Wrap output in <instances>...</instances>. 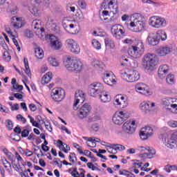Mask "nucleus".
<instances>
[{"mask_svg":"<svg viewBox=\"0 0 177 177\" xmlns=\"http://www.w3.org/2000/svg\"><path fill=\"white\" fill-rule=\"evenodd\" d=\"M153 135H154L153 128L149 126L142 128L140 131V138L142 140H147L149 138H151Z\"/></svg>","mask_w":177,"mask_h":177,"instance_id":"nucleus-19","label":"nucleus"},{"mask_svg":"<svg viewBox=\"0 0 177 177\" xmlns=\"http://www.w3.org/2000/svg\"><path fill=\"white\" fill-rule=\"evenodd\" d=\"M50 80H52V73L48 72L41 78L42 85L49 84V82H50Z\"/></svg>","mask_w":177,"mask_h":177,"instance_id":"nucleus-31","label":"nucleus"},{"mask_svg":"<svg viewBox=\"0 0 177 177\" xmlns=\"http://www.w3.org/2000/svg\"><path fill=\"white\" fill-rule=\"evenodd\" d=\"M17 120L22 122V124H26V122H27V120L26 119V118L23 117V115L20 114L17 115Z\"/></svg>","mask_w":177,"mask_h":177,"instance_id":"nucleus-54","label":"nucleus"},{"mask_svg":"<svg viewBox=\"0 0 177 177\" xmlns=\"http://www.w3.org/2000/svg\"><path fill=\"white\" fill-rule=\"evenodd\" d=\"M30 111H37V106L34 104H30L28 106Z\"/></svg>","mask_w":177,"mask_h":177,"instance_id":"nucleus-64","label":"nucleus"},{"mask_svg":"<svg viewBox=\"0 0 177 177\" xmlns=\"http://www.w3.org/2000/svg\"><path fill=\"white\" fill-rule=\"evenodd\" d=\"M129 115L124 111L116 112L112 118V121L115 125H122L124 121L128 120Z\"/></svg>","mask_w":177,"mask_h":177,"instance_id":"nucleus-14","label":"nucleus"},{"mask_svg":"<svg viewBox=\"0 0 177 177\" xmlns=\"http://www.w3.org/2000/svg\"><path fill=\"white\" fill-rule=\"evenodd\" d=\"M66 46L68 50L75 55H78V53L81 52V48H80L78 43L73 39H66Z\"/></svg>","mask_w":177,"mask_h":177,"instance_id":"nucleus-15","label":"nucleus"},{"mask_svg":"<svg viewBox=\"0 0 177 177\" xmlns=\"http://www.w3.org/2000/svg\"><path fill=\"white\" fill-rule=\"evenodd\" d=\"M28 8L30 13L33 15V16H35V17H39V16H41V10H39V8H38L37 6L28 4Z\"/></svg>","mask_w":177,"mask_h":177,"instance_id":"nucleus-29","label":"nucleus"},{"mask_svg":"<svg viewBox=\"0 0 177 177\" xmlns=\"http://www.w3.org/2000/svg\"><path fill=\"white\" fill-rule=\"evenodd\" d=\"M11 24L15 28H21L24 26V21L23 18L15 16L11 18Z\"/></svg>","mask_w":177,"mask_h":177,"instance_id":"nucleus-26","label":"nucleus"},{"mask_svg":"<svg viewBox=\"0 0 177 177\" xmlns=\"http://www.w3.org/2000/svg\"><path fill=\"white\" fill-rule=\"evenodd\" d=\"M48 63L53 66V67H59V62H57V60H56V58L53 57H49L48 58Z\"/></svg>","mask_w":177,"mask_h":177,"instance_id":"nucleus-34","label":"nucleus"},{"mask_svg":"<svg viewBox=\"0 0 177 177\" xmlns=\"http://www.w3.org/2000/svg\"><path fill=\"white\" fill-rule=\"evenodd\" d=\"M142 167V162L139 160H134L133 163V168H140Z\"/></svg>","mask_w":177,"mask_h":177,"instance_id":"nucleus-56","label":"nucleus"},{"mask_svg":"<svg viewBox=\"0 0 177 177\" xmlns=\"http://www.w3.org/2000/svg\"><path fill=\"white\" fill-rule=\"evenodd\" d=\"M131 59L132 58H129V57L125 58V57H122L121 66H128L129 67Z\"/></svg>","mask_w":177,"mask_h":177,"instance_id":"nucleus-41","label":"nucleus"},{"mask_svg":"<svg viewBox=\"0 0 177 177\" xmlns=\"http://www.w3.org/2000/svg\"><path fill=\"white\" fill-rule=\"evenodd\" d=\"M65 96L66 92L64 91V89L62 88H54L50 92V97L53 102H55V103H60V102H62Z\"/></svg>","mask_w":177,"mask_h":177,"instance_id":"nucleus-10","label":"nucleus"},{"mask_svg":"<svg viewBox=\"0 0 177 177\" xmlns=\"http://www.w3.org/2000/svg\"><path fill=\"white\" fill-rule=\"evenodd\" d=\"M91 44L94 49H96L97 50H100V49H102V44H100V42L97 39H93Z\"/></svg>","mask_w":177,"mask_h":177,"instance_id":"nucleus-39","label":"nucleus"},{"mask_svg":"<svg viewBox=\"0 0 177 177\" xmlns=\"http://www.w3.org/2000/svg\"><path fill=\"white\" fill-rule=\"evenodd\" d=\"M166 82L169 85H174L175 84V77L172 74H169L166 77Z\"/></svg>","mask_w":177,"mask_h":177,"instance_id":"nucleus-40","label":"nucleus"},{"mask_svg":"<svg viewBox=\"0 0 177 177\" xmlns=\"http://www.w3.org/2000/svg\"><path fill=\"white\" fill-rule=\"evenodd\" d=\"M68 160L71 162H73L74 164V162H75V161H77V156H75V153H70V154L68 156Z\"/></svg>","mask_w":177,"mask_h":177,"instance_id":"nucleus-46","label":"nucleus"},{"mask_svg":"<svg viewBox=\"0 0 177 177\" xmlns=\"http://www.w3.org/2000/svg\"><path fill=\"white\" fill-rule=\"evenodd\" d=\"M64 66L68 71H75L76 73H81L84 68L82 61L77 57H67Z\"/></svg>","mask_w":177,"mask_h":177,"instance_id":"nucleus-4","label":"nucleus"},{"mask_svg":"<svg viewBox=\"0 0 177 177\" xmlns=\"http://www.w3.org/2000/svg\"><path fill=\"white\" fill-rule=\"evenodd\" d=\"M136 120H127L122 125V131L126 135H133L136 131Z\"/></svg>","mask_w":177,"mask_h":177,"instance_id":"nucleus-11","label":"nucleus"},{"mask_svg":"<svg viewBox=\"0 0 177 177\" xmlns=\"http://www.w3.org/2000/svg\"><path fill=\"white\" fill-rule=\"evenodd\" d=\"M85 100V93L84 91L79 90L75 94V100L73 103V110H77V117L80 120H84L89 115L91 110L92 108L91 105L88 104H84L83 106L78 108V104L82 101V103H84Z\"/></svg>","mask_w":177,"mask_h":177,"instance_id":"nucleus-1","label":"nucleus"},{"mask_svg":"<svg viewBox=\"0 0 177 177\" xmlns=\"http://www.w3.org/2000/svg\"><path fill=\"white\" fill-rule=\"evenodd\" d=\"M147 40L148 41V44L152 45V46H156V45L160 44V37H158V34L157 33H149Z\"/></svg>","mask_w":177,"mask_h":177,"instance_id":"nucleus-22","label":"nucleus"},{"mask_svg":"<svg viewBox=\"0 0 177 177\" xmlns=\"http://www.w3.org/2000/svg\"><path fill=\"white\" fill-rule=\"evenodd\" d=\"M50 45L54 50H60L63 46V43H62V40L59 37L50 35Z\"/></svg>","mask_w":177,"mask_h":177,"instance_id":"nucleus-18","label":"nucleus"},{"mask_svg":"<svg viewBox=\"0 0 177 177\" xmlns=\"http://www.w3.org/2000/svg\"><path fill=\"white\" fill-rule=\"evenodd\" d=\"M140 158H142V160H146L147 158H151V155H149L148 153H144L140 154Z\"/></svg>","mask_w":177,"mask_h":177,"instance_id":"nucleus-55","label":"nucleus"},{"mask_svg":"<svg viewBox=\"0 0 177 177\" xmlns=\"http://www.w3.org/2000/svg\"><path fill=\"white\" fill-rule=\"evenodd\" d=\"M87 167H88V168H89V169H92V171H96V169L97 171H100V169H99V168L96 167V166H95V165L93 164L92 162H88Z\"/></svg>","mask_w":177,"mask_h":177,"instance_id":"nucleus-53","label":"nucleus"},{"mask_svg":"<svg viewBox=\"0 0 177 177\" xmlns=\"http://www.w3.org/2000/svg\"><path fill=\"white\" fill-rule=\"evenodd\" d=\"M24 63L25 66V73L27 75H31V71L30 70V66L28 65V59L26 57L24 58Z\"/></svg>","mask_w":177,"mask_h":177,"instance_id":"nucleus-35","label":"nucleus"},{"mask_svg":"<svg viewBox=\"0 0 177 177\" xmlns=\"http://www.w3.org/2000/svg\"><path fill=\"white\" fill-rule=\"evenodd\" d=\"M44 125L49 132H52V131H53V129H52V124H50V122H49V120H46L44 122Z\"/></svg>","mask_w":177,"mask_h":177,"instance_id":"nucleus-48","label":"nucleus"},{"mask_svg":"<svg viewBox=\"0 0 177 177\" xmlns=\"http://www.w3.org/2000/svg\"><path fill=\"white\" fill-rule=\"evenodd\" d=\"M70 23H75V20H74L71 17H65L62 20V26L64 28H68V26H70Z\"/></svg>","mask_w":177,"mask_h":177,"instance_id":"nucleus-32","label":"nucleus"},{"mask_svg":"<svg viewBox=\"0 0 177 177\" xmlns=\"http://www.w3.org/2000/svg\"><path fill=\"white\" fill-rule=\"evenodd\" d=\"M138 66L139 64L138 63V61H136V59H131L129 67H132V68H138Z\"/></svg>","mask_w":177,"mask_h":177,"instance_id":"nucleus-47","label":"nucleus"},{"mask_svg":"<svg viewBox=\"0 0 177 177\" xmlns=\"http://www.w3.org/2000/svg\"><path fill=\"white\" fill-rule=\"evenodd\" d=\"M140 109L143 113L150 111V101H144L140 104Z\"/></svg>","mask_w":177,"mask_h":177,"instance_id":"nucleus-30","label":"nucleus"},{"mask_svg":"<svg viewBox=\"0 0 177 177\" xmlns=\"http://www.w3.org/2000/svg\"><path fill=\"white\" fill-rule=\"evenodd\" d=\"M148 23L152 28H164L167 27V20L160 16H152L149 19Z\"/></svg>","mask_w":177,"mask_h":177,"instance_id":"nucleus-7","label":"nucleus"},{"mask_svg":"<svg viewBox=\"0 0 177 177\" xmlns=\"http://www.w3.org/2000/svg\"><path fill=\"white\" fill-rule=\"evenodd\" d=\"M127 53L134 59H139L145 53V44L142 40H136L128 50Z\"/></svg>","mask_w":177,"mask_h":177,"instance_id":"nucleus-3","label":"nucleus"},{"mask_svg":"<svg viewBox=\"0 0 177 177\" xmlns=\"http://www.w3.org/2000/svg\"><path fill=\"white\" fill-rule=\"evenodd\" d=\"M104 42L106 48H109V49H114V48H115L114 41H113L112 39H105Z\"/></svg>","mask_w":177,"mask_h":177,"instance_id":"nucleus-36","label":"nucleus"},{"mask_svg":"<svg viewBox=\"0 0 177 177\" xmlns=\"http://www.w3.org/2000/svg\"><path fill=\"white\" fill-rule=\"evenodd\" d=\"M91 131H94V132H97L99 131V124H94L91 125Z\"/></svg>","mask_w":177,"mask_h":177,"instance_id":"nucleus-63","label":"nucleus"},{"mask_svg":"<svg viewBox=\"0 0 177 177\" xmlns=\"http://www.w3.org/2000/svg\"><path fill=\"white\" fill-rule=\"evenodd\" d=\"M162 140L163 145L167 149H175L177 147V130L170 131L163 135Z\"/></svg>","mask_w":177,"mask_h":177,"instance_id":"nucleus-5","label":"nucleus"},{"mask_svg":"<svg viewBox=\"0 0 177 177\" xmlns=\"http://www.w3.org/2000/svg\"><path fill=\"white\" fill-rule=\"evenodd\" d=\"M86 143L88 147H96V142L95 141H86Z\"/></svg>","mask_w":177,"mask_h":177,"instance_id":"nucleus-59","label":"nucleus"},{"mask_svg":"<svg viewBox=\"0 0 177 177\" xmlns=\"http://www.w3.org/2000/svg\"><path fill=\"white\" fill-rule=\"evenodd\" d=\"M68 28L70 30H72L73 31H74V30H75L76 27H77V24H75V23L74 22H71L68 25Z\"/></svg>","mask_w":177,"mask_h":177,"instance_id":"nucleus-60","label":"nucleus"},{"mask_svg":"<svg viewBox=\"0 0 177 177\" xmlns=\"http://www.w3.org/2000/svg\"><path fill=\"white\" fill-rule=\"evenodd\" d=\"M122 21H127L128 20H131V15L129 17V15H127V14H124L122 16Z\"/></svg>","mask_w":177,"mask_h":177,"instance_id":"nucleus-62","label":"nucleus"},{"mask_svg":"<svg viewBox=\"0 0 177 177\" xmlns=\"http://www.w3.org/2000/svg\"><path fill=\"white\" fill-rule=\"evenodd\" d=\"M32 26L35 28V30H39V27H41V22L39 21V20L35 19L32 22Z\"/></svg>","mask_w":177,"mask_h":177,"instance_id":"nucleus-44","label":"nucleus"},{"mask_svg":"<svg viewBox=\"0 0 177 177\" xmlns=\"http://www.w3.org/2000/svg\"><path fill=\"white\" fill-rule=\"evenodd\" d=\"M91 64L92 66H94V67H99V66H100V61L97 59H93Z\"/></svg>","mask_w":177,"mask_h":177,"instance_id":"nucleus-61","label":"nucleus"},{"mask_svg":"<svg viewBox=\"0 0 177 177\" xmlns=\"http://www.w3.org/2000/svg\"><path fill=\"white\" fill-rule=\"evenodd\" d=\"M176 102V98L165 97L162 100V105L165 107H170L169 109H174Z\"/></svg>","mask_w":177,"mask_h":177,"instance_id":"nucleus-23","label":"nucleus"},{"mask_svg":"<svg viewBox=\"0 0 177 177\" xmlns=\"http://www.w3.org/2000/svg\"><path fill=\"white\" fill-rule=\"evenodd\" d=\"M102 91H104V86L100 82L91 83L88 88V95L92 97H97Z\"/></svg>","mask_w":177,"mask_h":177,"instance_id":"nucleus-9","label":"nucleus"},{"mask_svg":"<svg viewBox=\"0 0 177 177\" xmlns=\"http://www.w3.org/2000/svg\"><path fill=\"white\" fill-rule=\"evenodd\" d=\"M22 138H27L28 135H30V131L28 129H24L22 131H21Z\"/></svg>","mask_w":177,"mask_h":177,"instance_id":"nucleus-57","label":"nucleus"},{"mask_svg":"<svg viewBox=\"0 0 177 177\" xmlns=\"http://www.w3.org/2000/svg\"><path fill=\"white\" fill-rule=\"evenodd\" d=\"M97 96L102 103H109V102L111 100V97L109 95V93L104 90Z\"/></svg>","mask_w":177,"mask_h":177,"instance_id":"nucleus-28","label":"nucleus"},{"mask_svg":"<svg viewBox=\"0 0 177 177\" xmlns=\"http://www.w3.org/2000/svg\"><path fill=\"white\" fill-rule=\"evenodd\" d=\"M135 91L146 96H150L151 95V91H150L149 86H147L145 83H137L135 86Z\"/></svg>","mask_w":177,"mask_h":177,"instance_id":"nucleus-17","label":"nucleus"},{"mask_svg":"<svg viewBox=\"0 0 177 177\" xmlns=\"http://www.w3.org/2000/svg\"><path fill=\"white\" fill-rule=\"evenodd\" d=\"M167 125L171 128H177V120H170L167 122Z\"/></svg>","mask_w":177,"mask_h":177,"instance_id":"nucleus-52","label":"nucleus"},{"mask_svg":"<svg viewBox=\"0 0 177 177\" xmlns=\"http://www.w3.org/2000/svg\"><path fill=\"white\" fill-rule=\"evenodd\" d=\"M6 128H8L9 131H10L11 129H13V122H12V120H7L6 121Z\"/></svg>","mask_w":177,"mask_h":177,"instance_id":"nucleus-50","label":"nucleus"},{"mask_svg":"<svg viewBox=\"0 0 177 177\" xmlns=\"http://www.w3.org/2000/svg\"><path fill=\"white\" fill-rule=\"evenodd\" d=\"M113 104L115 106H119L122 109H125V107H128L129 101L128 97L124 96L122 95H116L114 98Z\"/></svg>","mask_w":177,"mask_h":177,"instance_id":"nucleus-16","label":"nucleus"},{"mask_svg":"<svg viewBox=\"0 0 177 177\" xmlns=\"http://www.w3.org/2000/svg\"><path fill=\"white\" fill-rule=\"evenodd\" d=\"M1 162L6 171H10V168H12V165H10V162H9L6 158H2Z\"/></svg>","mask_w":177,"mask_h":177,"instance_id":"nucleus-37","label":"nucleus"},{"mask_svg":"<svg viewBox=\"0 0 177 177\" xmlns=\"http://www.w3.org/2000/svg\"><path fill=\"white\" fill-rule=\"evenodd\" d=\"M102 80L106 85H111L115 84V75L111 71H105Z\"/></svg>","mask_w":177,"mask_h":177,"instance_id":"nucleus-21","label":"nucleus"},{"mask_svg":"<svg viewBox=\"0 0 177 177\" xmlns=\"http://www.w3.org/2000/svg\"><path fill=\"white\" fill-rule=\"evenodd\" d=\"M100 19L104 23H113L114 19L110 17V12L106 10H102V14L100 15Z\"/></svg>","mask_w":177,"mask_h":177,"instance_id":"nucleus-27","label":"nucleus"},{"mask_svg":"<svg viewBox=\"0 0 177 177\" xmlns=\"http://www.w3.org/2000/svg\"><path fill=\"white\" fill-rule=\"evenodd\" d=\"M57 146L59 147V150L64 151V147H66V143L63 142L62 140H58L57 141Z\"/></svg>","mask_w":177,"mask_h":177,"instance_id":"nucleus-45","label":"nucleus"},{"mask_svg":"<svg viewBox=\"0 0 177 177\" xmlns=\"http://www.w3.org/2000/svg\"><path fill=\"white\" fill-rule=\"evenodd\" d=\"M120 75L127 82H136L140 78V74L136 70L122 71L120 73Z\"/></svg>","mask_w":177,"mask_h":177,"instance_id":"nucleus-8","label":"nucleus"},{"mask_svg":"<svg viewBox=\"0 0 177 177\" xmlns=\"http://www.w3.org/2000/svg\"><path fill=\"white\" fill-rule=\"evenodd\" d=\"M174 50V48L171 45H166L158 48L156 52L158 56H160L161 57L164 56H167V55H170L172 53Z\"/></svg>","mask_w":177,"mask_h":177,"instance_id":"nucleus-20","label":"nucleus"},{"mask_svg":"<svg viewBox=\"0 0 177 177\" xmlns=\"http://www.w3.org/2000/svg\"><path fill=\"white\" fill-rule=\"evenodd\" d=\"M102 9H109L113 15L118 13V4L114 0H104L102 5Z\"/></svg>","mask_w":177,"mask_h":177,"instance_id":"nucleus-13","label":"nucleus"},{"mask_svg":"<svg viewBox=\"0 0 177 177\" xmlns=\"http://www.w3.org/2000/svg\"><path fill=\"white\" fill-rule=\"evenodd\" d=\"M142 65L145 70L153 71L154 67L157 66V55L155 54L147 53L144 55L142 60Z\"/></svg>","mask_w":177,"mask_h":177,"instance_id":"nucleus-6","label":"nucleus"},{"mask_svg":"<svg viewBox=\"0 0 177 177\" xmlns=\"http://www.w3.org/2000/svg\"><path fill=\"white\" fill-rule=\"evenodd\" d=\"M102 118L99 115H95L93 117L88 118V122H95L96 121H100Z\"/></svg>","mask_w":177,"mask_h":177,"instance_id":"nucleus-43","label":"nucleus"},{"mask_svg":"<svg viewBox=\"0 0 177 177\" xmlns=\"http://www.w3.org/2000/svg\"><path fill=\"white\" fill-rule=\"evenodd\" d=\"M111 32L116 39H122L125 37V30L120 24H115L111 28Z\"/></svg>","mask_w":177,"mask_h":177,"instance_id":"nucleus-12","label":"nucleus"},{"mask_svg":"<svg viewBox=\"0 0 177 177\" xmlns=\"http://www.w3.org/2000/svg\"><path fill=\"white\" fill-rule=\"evenodd\" d=\"M106 150L111 154H117L118 151H122V150H125V147L120 144H112L111 147L106 148Z\"/></svg>","mask_w":177,"mask_h":177,"instance_id":"nucleus-25","label":"nucleus"},{"mask_svg":"<svg viewBox=\"0 0 177 177\" xmlns=\"http://www.w3.org/2000/svg\"><path fill=\"white\" fill-rule=\"evenodd\" d=\"M82 138L84 140H86V142H95V143H96V142L97 143H100V138H95V137H90V138L82 137Z\"/></svg>","mask_w":177,"mask_h":177,"instance_id":"nucleus-42","label":"nucleus"},{"mask_svg":"<svg viewBox=\"0 0 177 177\" xmlns=\"http://www.w3.org/2000/svg\"><path fill=\"white\" fill-rule=\"evenodd\" d=\"M37 59H44V50L41 48H36L35 50Z\"/></svg>","mask_w":177,"mask_h":177,"instance_id":"nucleus-33","label":"nucleus"},{"mask_svg":"<svg viewBox=\"0 0 177 177\" xmlns=\"http://www.w3.org/2000/svg\"><path fill=\"white\" fill-rule=\"evenodd\" d=\"M156 34H158V37L160 38L161 41H167V32L163 30H159L158 32H156Z\"/></svg>","mask_w":177,"mask_h":177,"instance_id":"nucleus-38","label":"nucleus"},{"mask_svg":"<svg viewBox=\"0 0 177 177\" xmlns=\"http://www.w3.org/2000/svg\"><path fill=\"white\" fill-rule=\"evenodd\" d=\"M24 154H25L26 157H31L34 153H32V151H30V149H25L24 150Z\"/></svg>","mask_w":177,"mask_h":177,"instance_id":"nucleus-58","label":"nucleus"},{"mask_svg":"<svg viewBox=\"0 0 177 177\" xmlns=\"http://www.w3.org/2000/svg\"><path fill=\"white\" fill-rule=\"evenodd\" d=\"M77 4L82 9H86V2L84 0H78Z\"/></svg>","mask_w":177,"mask_h":177,"instance_id":"nucleus-49","label":"nucleus"},{"mask_svg":"<svg viewBox=\"0 0 177 177\" xmlns=\"http://www.w3.org/2000/svg\"><path fill=\"white\" fill-rule=\"evenodd\" d=\"M169 70H171V68L167 64L160 65L158 68V77L162 80V78H165V76L168 73H169Z\"/></svg>","mask_w":177,"mask_h":177,"instance_id":"nucleus-24","label":"nucleus"},{"mask_svg":"<svg viewBox=\"0 0 177 177\" xmlns=\"http://www.w3.org/2000/svg\"><path fill=\"white\" fill-rule=\"evenodd\" d=\"M76 17L77 19V20H80V21H82L84 20H85V16H84V13H82V12H77V15H76Z\"/></svg>","mask_w":177,"mask_h":177,"instance_id":"nucleus-51","label":"nucleus"},{"mask_svg":"<svg viewBox=\"0 0 177 177\" xmlns=\"http://www.w3.org/2000/svg\"><path fill=\"white\" fill-rule=\"evenodd\" d=\"M130 24L128 27L131 28L134 32H142L146 27L145 18L140 13H135L131 15Z\"/></svg>","mask_w":177,"mask_h":177,"instance_id":"nucleus-2","label":"nucleus"}]
</instances>
